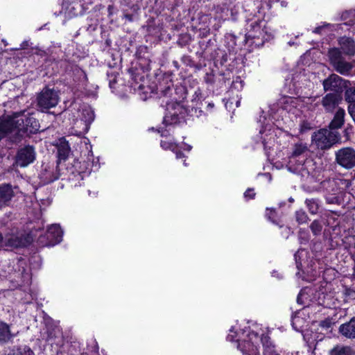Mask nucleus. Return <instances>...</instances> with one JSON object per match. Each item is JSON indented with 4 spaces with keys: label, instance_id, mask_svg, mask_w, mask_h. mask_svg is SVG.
Here are the masks:
<instances>
[{
    "label": "nucleus",
    "instance_id": "obj_1",
    "mask_svg": "<svg viewBox=\"0 0 355 355\" xmlns=\"http://www.w3.org/2000/svg\"><path fill=\"white\" fill-rule=\"evenodd\" d=\"M39 121L32 114L15 113L0 121V141L8 137L14 144L20 142L24 135L31 136L40 131Z\"/></svg>",
    "mask_w": 355,
    "mask_h": 355
},
{
    "label": "nucleus",
    "instance_id": "obj_2",
    "mask_svg": "<svg viewBox=\"0 0 355 355\" xmlns=\"http://www.w3.org/2000/svg\"><path fill=\"white\" fill-rule=\"evenodd\" d=\"M340 48H330L327 57L330 65L338 73L348 76L351 75L354 65L346 60L345 55L352 57L355 55V41L348 37H343L338 40Z\"/></svg>",
    "mask_w": 355,
    "mask_h": 355
},
{
    "label": "nucleus",
    "instance_id": "obj_3",
    "mask_svg": "<svg viewBox=\"0 0 355 355\" xmlns=\"http://www.w3.org/2000/svg\"><path fill=\"white\" fill-rule=\"evenodd\" d=\"M135 55L137 59L131 62V66L128 71L132 81L136 85H139L138 88L142 89V83L145 81L151 69V54L147 46H140L137 49Z\"/></svg>",
    "mask_w": 355,
    "mask_h": 355
},
{
    "label": "nucleus",
    "instance_id": "obj_4",
    "mask_svg": "<svg viewBox=\"0 0 355 355\" xmlns=\"http://www.w3.org/2000/svg\"><path fill=\"white\" fill-rule=\"evenodd\" d=\"M157 94L160 98H168L169 102H177L181 103L187 97V89L182 85L174 84L169 76L164 77L157 85Z\"/></svg>",
    "mask_w": 355,
    "mask_h": 355
},
{
    "label": "nucleus",
    "instance_id": "obj_5",
    "mask_svg": "<svg viewBox=\"0 0 355 355\" xmlns=\"http://www.w3.org/2000/svg\"><path fill=\"white\" fill-rule=\"evenodd\" d=\"M340 135L336 130L321 128L311 135V141L316 148L321 150L330 149L334 145L340 144Z\"/></svg>",
    "mask_w": 355,
    "mask_h": 355
},
{
    "label": "nucleus",
    "instance_id": "obj_6",
    "mask_svg": "<svg viewBox=\"0 0 355 355\" xmlns=\"http://www.w3.org/2000/svg\"><path fill=\"white\" fill-rule=\"evenodd\" d=\"M59 100V92L46 86L36 96V106L38 110L47 112L58 104Z\"/></svg>",
    "mask_w": 355,
    "mask_h": 355
},
{
    "label": "nucleus",
    "instance_id": "obj_7",
    "mask_svg": "<svg viewBox=\"0 0 355 355\" xmlns=\"http://www.w3.org/2000/svg\"><path fill=\"white\" fill-rule=\"evenodd\" d=\"M166 112L163 119V123L166 125H176L184 121L188 114V110L181 103L177 102L166 101Z\"/></svg>",
    "mask_w": 355,
    "mask_h": 355
},
{
    "label": "nucleus",
    "instance_id": "obj_8",
    "mask_svg": "<svg viewBox=\"0 0 355 355\" xmlns=\"http://www.w3.org/2000/svg\"><path fill=\"white\" fill-rule=\"evenodd\" d=\"M250 29L245 34L247 40H252V44L259 47L263 45L264 42L270 40L272 36L267 31L266 23L263 20H257L250 24Z\"/></svg>",
    "mask_w": 355,
    "mask_h": 355
},
{
    "label": "nucleus",
    "instance_id": "obj_9",
    "mask_svg": "<svg viewBox=\"0 0 355 355\" xmlns=\"http://www.w3.org/2000/svg\"><path fill=\"white\" fill-rule=\"evenodd\" d=\"M33 241V237L30 234L16 231L8 233L0 243V248L6 249L22 248L28 246Z\"/></svg>",
    "mask_w": 355,
    "mask_h": 355
},
{
    "label": "nucleus",
    "instance_id": "obj_10",
    "mask_svg": "<svg viewBox=\"0 0 355 355\" xmlns=\"http://www.w3.org/2000/svg\"><path fill=\"white\" fill-rule=\"evenodd\" d=\"M351 85L350 81L343 78L336 73H331L327 78L323 80L322 86L325 92L343 95L344 90Z\"/></svg>",
    "mask_w": 355,
    "mask_h": 355
},
{
    "label": "nucleus",
    "instance_id": "obj_11",
    "mask_svg": "<svg viewBox=\"0 0 355 355\" xmlns=\"http://www.w3.org/2000/svg\"><path fill=\"white\" fill-rule=\"evenodd\" d=\"M36 159L35 147L26 145L19 148L15 157L14 164L19 167H26L32 164Z\"/></svg>",
    "mask_w": 355,
    "mask_h": 355
},
{
    "label": "nucleus",
    "instance_id": "obj_12",
    "mask_svg": "<svg viewBox=\"0 0 355 355\" xmlns=\"http://www.w3.org/2000/svg\"><path fill=\"white\" fill-rule=\"evenodd\" d=\"M336 161L346 169L353 168L355 166V150L351 147L338 150L336 152Z\"/></svg>",
    "mask_w": 355,
    "mask_h": 355
},
{
    "label": "nucleus",
    "instance_id": "obj_13",
    "mask_svg": "<svg viewBox=\"0 0 355 355\" xmlns=\"http://www.w3.org/2000/svg\"><path fill=\"white\" fill-rule=\"evenodd\" d=\"M308 151L309 148L306 144H295L289 157V164H297L298 166H303L306 162Z\"/></svg>",
    "mask_w": 355,
    "mask_h": 355
},
{
    "label": "nucleus",
    "instance_id": "obj_14",
    "mask_svg": "<svg viewBox=\"0 0 355 355\" xmlns=\"http://www.w3.org/2000/svg\"><path fill=\"white\" fill-rule=\"evenodd\" d=\"M343 99V95L329 92L322 97L321 105L327 112H333Z\"/></svg>",
    "mask_w": 355,
    "mask_h": 355
},
{
    "label": "nucleus",
    "instance_id": "obj_15",
    "mask_svg": "<svg viewBox=\"0 0 355 355\" xmlns=\"http://www.w3.org/2000/svg\"><path fill=\"white\" fill-rule=\"evenodd\" d=\"M15 336L11 331V325L0 320V345L12 343Z\"/></svg>",
    "mask_w": 355,
    "mask_h": 355
},
{
    "label": "nucleus",
    "instance_id": "obj_16",
    "mask_svg": "<svg viewBox=\"0 0 355 355\" xmlns=\"http://www.w3.org/2000/svg\"><path fill=\"white\" fill-rule=\"evenodd\" d=\"M338 333L347 339H355V316L352 317L348 322L340 325Z\"/></svg>",
    "mask_w": 355,
    "mask_h": 355
},
{
    "label": "nucleus",
    "instance_id": "obj_17",
    "mask_svg": "<svg viewBox=\"0 0 355 355\" xmlns=\"http://www.w3.org/2000/svg\"><path fill=\"white\" fill-rule=\"evenodd\" d=\"M62 230L59 225H52L49 227L46 233V236L49 241V244L54 245L59 243L62 239Z\"/></svg>",
    "mask_w": 355,
    "mask_h": 355
},
{
    "label": "nucleus",
    "instance_id": "obj_18",
    "mask_svg": "<svg viewBox=\"0 0 355 355\" xmlns=\"http://www.w3.org/2000/svg\"><path fill=\"white\" fill-rule=\"evenodd\" d=\"M57 148V156L58 160L65 161L71 152V148L69 146L68 141L64 137H61L58 139L56 144Z\"/></svg>",
    "mask_w": 355,
    "mask_h": 355
},
{
    "label": "nucleus",
    "instance_id": "obj_19",
    "mask_svg": "<svg viewBox=\"0 0 355 355\" xmlns=\"http://www.w3.org/2000/svg\"><path fill=\"white\" fill-rule=\"evenodd\" d=\"M237 347L243 355H260L257 347L250 340L239 342Z\"/></svg>",
    "mask_w": 355,
    "mask_h": 355
},
{
    "label": "nucleus",
    "instance_id": "obj_20",
    "mask_svg": "<svg viewBox=\"0 0 355 355\" xmlns=\"http://www.w3.org/2000/svg\"><path fill=\"white\" fill-rule=\"evenodd\" d=\"M40 178L44 184H49L58 179L53 167L46 166L40 173Z\"/></svg>",
    "mask_w": 355,
    "mask_h": 355
},
{
    "label": "nucleus",
    "instance_id": "obj_21",
    "mask_svg": "<svg viewBox=\"0 0 355 355\" xmlns=\"http://www.w3.org/2000/svg\"><path fill=\"white\" fill-rule=\"evenodd\" d=\"M14 196V191L10 184L0 185V202L5 206Z\"/></svg>",
    "mask_w": 355,
    "mask_h": 355
},
{
    "label": "nucleus",
    "instance_id": "obj_22",
    "mask_svg": "<svg viewBox=\"0 0 355 355\" xmlns=\"http://www.w3.org/2000/svg\"><path fill=\"white\" fill-rule=\"evenodd\" d=\"M345 110L341 107L338 108L329 125V130H335L341 128L345 121Z\"/></svg>",
    "mask_w": 355,
    "mask_h": 355
},
{
    "label": "nucleus",
    "instance_id": "obj_23",
    "mask_svg": "<svg viewBox=\"0 0 355 355\" xmlns=\"http://www.w3.org/2000/svg\"><path fill=\"white\" fill-rule=\"evenodd\" d=\"M261 341L263 345V355H279L275 350V347L272 343L271 338L268 335L262 334Z\"/></svg>",
    "mask_w": 355,
    "mask_h": 355
},
{
    "label": "nucleus",
    "instance_id": "obj_24",
    "mask_svg": "<svg viewBox=\"0 0 355 355\" xmlns=\"http://www.w3.org/2000/svg\"><path fill=\"white\" fill-rule=\"evenodd\" d=\"M329 355H355V350L350 346L336 345L330 350Z\"/></svg>",
    "mask_w": 355,
    "mask_h": 355
},
{
    "label": "nucleus",
    "instance_id": "obj_25",
    "mask_svg": "<svg viewBox=\"0 0 355 355\" xmlns=\"http://www.w3.org/2000/svg\"><path fill=\"white\" fill-rule=\"evenodd\" d=\"M61 3L62 9L64 10L65 12L76 15V6L79 4V0H62Z\"/></svg>",
    "mask_w": 355,
    "mask_h": 355
},
{
    "label": "nucleus",
    "instance_id": "obj_26",
    "mask_svg": "<svg viewBox=\"0 0 355 355\" xmlns=\"http://www.w3.org/2000/svg\"><path fill=\"white\" fill-rule=\"evenodd\" d=\"M9 355H35L33 351L27 345L14 347Z\"/></svg>",
    "mask_w": 355,
    "mask_h": 355
},
{
    "label": "nucleus",
    "instance_id": "obj_27",
    "mask_svg": "<svg viewBox=\"0 0 355 355\" xmlns=\"http://www.w3.org/2000/svg\"><path fill=\"white\" fill-rule=\"evenodd\" d=\"M305 204L311 214H316L319 210V200L315 198L306 199Z\"/></svg>",
    "mask_w": 355,
    "mask_h": 355
},
{
    "label": "nucleus",
    "instance_id": "obj_28",
    "mask_svg": "<svg viewBox=\"0 0 355 355\" xmlns=\"http://www.w3.org/2000/svg\"><path fill=\"white\" fill-rule=\"evenodd\" d=\"M345 101L349 103H355V87L349 86L344 90Z\"/></svg>",
    "mask_w": 355,
    "mask_h": 355
},
{
    "label": "nucleus",
    "instance_id": "obj_29",
    "mask_svg": "<svg viewBox=\"0 0 355 355\" xmlns=\"http://www.w3.org/2000/svg\"><path fill=\"white\" fill-rule=\"evenodd\" d=\"M310 229L314 236H318L322 230V225L318 220H313L310 225Z\"/></svg>",
    "mask_w": 355,
    "mask_h": 355
},
{
    "label": "nucleus",
    "instance_id": "obj_30",
    "mask_svg": "<svg viewBox=\"0 0 355 355\" xmlns=\"http://www.w3.org/2000/svg\"><path fill=\"white\" fill-rule=\"evenodd\" d=\"M295 219L299 224L306 223L309 220V216L304 210L300 209L296 211Z\"/></svg>",
    "mask_w": 355,
    "mask_h": 355
},
{
    "label": "nucleus",
    "instance_id": "obj_31",
    "mask_svg": "<svg viewBox=\"0 0 355 355\" xmlns=\"http://www.w3.org/2000/svg\"><path fill=\"white\" fill-rule=\"evenodd\" d=\"M118 73L114 71H107V76L109 82V86L111 89L115 88V84L116 83V78Z\"/></svg>",
    "mask_w": 355,
    "mask_h": 355
},
{
    "label": "nucleus",
    "instance_id": "obj_32",
    "mask_svg": "<svg viewBox=\"0 0 355 355\" xmlns=\"http://www.w3.org/2000/svg\"><path fill=\"white\" fill-rule=\"evenodd\" d=\"M191 41V36L189 34L180 35L177 42L178 44L181 47H183L190 43Z\"/></svg>",
    "mask_w": 355,
    "mask_h": 355
},
{
    "label": "nucleus",
    "instance_id": "obj_33",
    "mask_svg": "<svg viewBox=\"0 0 355 355\" xmlns=\"http://www.w3.org/2000/svg\"><path fill=\"white\" fill-rule=\"evenodd\" d=\"M202 98V90L198 87L195 91L192 96L191 102L195 103L196 105L199 102H201Z\"/></svg>",
    "mask_w": 355,
    "mask_h": 355
},
{
    "label": "nucleus",
    "instance_id": "obj_34",
    "mask_svg": "<svg viewBox=\"0 0 355 355\" xmlns=\"http://www.w3.org/2000/svg\"><path fill=\"white\" fill-rule=\"evenodd\" d=\"M344 295L349 299L355 300V287H344Z\"/></svg>",
    "mask_w": 355,
    "mask_h": 355
},
{
    "label": "nucleus",
    "instance_id": "obj_35",
    "mask_svg": "<svg viewBox=\"0 0 355 355\" xmlns=\"http://www.w3.org/2000/svg\"><path fill=\"white\" fill-rule=\"evenodd\" d=\"M312 128L311 123L307 121H302L300 125V133L304 134Z\"/></svg>",
    "mask_w": 355,
    "mask_h": 355
},
{
    "label": "nucleus",
    "instance_id": "obj_36",
    "mask_svg": "<svg viewBox=\"0 0 355 355\" xmlns=\"http://www.w3.org/2000/svg\"><path fill=\"white\" fill-rule=\"evenodd\" d=\"M334 324L332 318L328 317L323 320L320 321L319 326L323 329H329Z\"/></svg>",
    "mask_w": 355,
    "mask_h": 355
},
{
    "label": "nucleus",
    "instance_id": "obj_37",
    "mask_svg": "<svg viewBox=\"0 0 355 355\" xmlns=\"http://www.w3.org/2000/svg\"><path fill=\"white\" fill-rule=\"evenodd\" d=\"M181 60L187 66H189L191 67L196 66L194 61L192 60V58H191L190 55H184L182 57Z\"/></svg>",
    "mask_w": 355,
    "mask_h": 355
},
{
    "label": "nucleus",
    "instance_id": "obj_38",
    "mask_svg": "<svg viewBox=\"0 0 355 355\" xmlns=\"http://www.w3.org/2000/svg\"><path fill=\"white\" fill-rule=\"evenodd\" d=\"M266 216L268 218L271 220L272 223H277L276 220V212L274 209H267Z\"/></svg>",
    "mask_w": 355,
    "mask_h": 355
},
{
    "label": "nucleus",
    "instance_id": "obj_39",
    "mask_svg": "<svg viewBox=\"0 0 355 355\" xmlns=\"http://www.w3.org/2000/svg\"><path fill=\"white\" fill-rule=\"evenodd\" d=\"M204 81L207 84L212 85L215 82L214 75L211 73H207L204 77Z\"/></svg>",
    "mask_w": 355,
    "mask_h": 355
},
{
    "label": "nucleus",
    "instance_id": "obj_40",
    "mask_svg": "<svg viewBox=\"0 0 355 355\" xmlns=\"http://www.w3.org/2000/svg\"><path fill=\"white\" fill-rule=\"evenodd\" d=\"M348 112L355 123V103H350L347 107Z\"/></svg>",
    "mask_w": 355,
    "mask_h": 355
},
{
    "label": "nucleus",
    "instance_id": "obj_41",
    "mask_svg": "<svg viewBox=\"0 0 355 355\" xmlns=\"http://www.w3.org/2000/svg\"><path fill=\"white\" fill-rule=\"evenodd\" d=\"M256 193L253 189H248L244 193V196L247 199H254Z\"/></svg>",
    "mask_w": 355,
    "mask_h": 355
},
{
    "label": "nucleus",
    "instance_id": "obj_42",
    "mask_svg": "<svg viewBox=\"0 0 355 355\" xmlns=\"http://www.w3.org/2000/svg\"><path fill=\"white\" fill-rule=\"evenodd\" d=\"M326 201L329 204H339L340 199L338 196H328L326 198Z\"/></svg>",
    "mask_w": 355,
    "mask_h": 355
},
{
    "label": "nucleus",
    "instance_id": "obj_43",
    "mask_svg": "<svg viewBox=\"0 0 355 355\" xmlns=\"http://www.w3.org/2000/svg\"><path fill=\"white\" fill-rule=\"evenodd\" d=\"M160 145L163 149L167 150V149H173L175 146L172 143H169L168 141H161Z\"/></svg>",
    "mask_w": 355,
    "mask_h": 355
},
{
    "label": "nucleus",
    "instance_id": "obj_44",
    "mask_svg": "<svg viewBox=\"0 0 355 355\" xmlns=\"http://www.w3.org/2000/svg\"><path fill=\"white\" fill-rule=\"evenodd\" d=\"M172 150L175 154L177 159H181V158L184 157V154L180 150H179L176 146H175L172 149Z\"/></svg>",
    "mask_w": 355,
    "mask_h": 355
},
{
    "label": "nucleus",
    "instance_id": "obj_45",
    "mask_svg": "<svg viewBox=\"0 0 355 355\" xmlns=\"http://www.w3.org/2000/svg\"><path fill=\"white\" fill-rule=\"evenodd\" d=\"M33 51H35L33 53L36 54L42 58L46 55V53L44 50L39 49L38 48H32Z\"/></svg>",
    "mask_w": 355,
    "mask_h": 355
},
{
    "label": "nucleus",
    "instance_id": "obj_46",
    "mask_svg": "<svg viewBox=\"0 0 355 355\" xmlns=\"http://www.w3.org/2000/svg\"><path fill=\"white\" fill-rule=\"evenodd\" d=\"M29 46V42L26 40V41H24L21 44H20V49H27L28 47Z\"/></svg>",
    "mask_w": 355,
    "mask_h": 355
},
{
    "label": "nucleus",
    "instance_id": "obj_47",
    "mask_svg": "<svg viewBox=\"0 0 355 355\" xmlns=\"http://www.w3.org/2000/svg\"><path fill=\"white\" fill-rule=\"evenodd\" d=\"M239 83L241 84V87L242 88L243 86V81L241 80L240 77H237L235 81H233L234 86L236 87V84Z\"/></svg>",
    "mask_w": 355,
    "mask_h": 355
},
{
    "label": "nucleus",
    "instance_id": "obj_48",
    "mask_svg": "<svg viewBox=\"0 0 355 355\" xmlns=\"http://www.w3.org/2000/svg\"><path fill=\"white\" fill-rule=\"evenodd\" d=\"M114 6L113 5H109L107 7V12L108 15L110 16L113 14V10H114Z\"/></svg>",
    "mask_w": 355,
    "mask_h": 355
},
{
    "label": "nucleus",
    "instance_id": "obj_49",
    "mask_svg": "<svg viewBox=\"0 0 355 355\" xmlns=\"http://www.w3.org/2000/svg\"><path fill=\"white\" fill-rule=\"evenodd\" d=\"M193 111L196 112V116H199L200 115H201V113L202 112V111L201 110H198V113L199 114H197V112H198V108L197 107H192L191 112H192Z\"/></svg>",
    "mask_w": 355,
    "mask_h": 355
},
{
    "label": "nucleus",
    "instance_id": "obj_50",
    "mask_svg": "<svg viewBox=\"0 0 355 355\" xmlns=\"http://www.w3.org/2000/svg\"><path fill=\"white\" fill-rule=\"evenodd\" d=\"M124 17L129 21H133V15H131V14H125Z\"/></svg>",
    "mask_w": 355,
    "mask_h": 355
},
{
    "label": "nucleus",
    "instance_id": "obj_51",
    "mask_svg": "<svg viewBox=\"0 0 355 355\" xmlns=\"http://www.w3.org/2000/svg\"><path fill=\"white\" fill-rule=\"evenodd\" d=\"M207 107V110H211L214 107V104L213 103H208Z\"/></svg>",
    "mask_w": 355,
    "mask_h": 355
},
{
    "label": "nucleus",
    "instance_id": "obj_52",
    "mask_svg": "<svg viewBox=\"0 0 355 355\" xmlns=\"http://www.w3.org/2000/svg\"><path fill=\"white\" fill-rule=\"evenodd\" d=\"M298 253H299V251H297L295 254H294V257H295V261H296V263H297V266H298L299 264H301L300 263L298 262V261H297V257H298Z\"/></svg>",
    "mask_w": 355,
    "mask_h": 355
},
{
    "label": "nucleus",
    "instance_id": "obj_53",
    "mask_svg": "<svg viewBox=\"0 0 355 355\" xmlns=\"http://www.w3.org/2000/svg\"><path fill=\"white\" fill-rule=\"evenodd\" d=\"M173 64L174 67H175L178 70L180 69V65H179V64H178V61L174 60V61L173 62Z\"/></svg>",
    "mask_w": 355,
    "mask_h": 355
},
{
    "label": "nucleus",
    "instance_id": "obj_54",
    "mask_svg": "<svg viewBox=\"0 0 355 355\" xmlns=\"http://www.w3.org/2000/svg\"><path fill=\"white\" fill-rule=\"evenodd\" d=\"M227 54H225L223 56L222 60L220 62L222 64L227 62Z\"/></svg>",
    "mask_w": 355,
    "mask_h": 355
},
{
    "label": "nucleus",
    "instance_id": "obj_55",
    "mask_svg": "<svg viewBox=\"0 0 355 355\" xmlns=\"http://www.w3.org/2000/svg\"><path fill=\"white\" fill-rule=\"evenodd\" d=\"M322 29L321 27H317L315 28V30L313 31V33H319L320 30Z\"/></svg>",
    "mask_w": 355,
    "mask_h": 355
},
{
    "label": "nucleus",
    "instance_id": "obj_56",
    "mask_svg": "<svg viewBox=\"0 0 355 355\" xmlns=\"http://www.w3.org/2000/svg\"><path fill=\"white\" fill-rule=\"evenodd\" d=\"M218 82L221 83H225V78L224 77H222L221 78H219Z\"/></svg>",
    "mask_w": 355,
    "mask_h": 355
},
{
    "label": "nucleus",
    "instance_id": "obj_57",
    "mask_svg": "<svg viewBox=\"0 0 355 355\" xmlns=\"http://www.w3.org/2000/svg\"><path fill=\"white\" fill-rule=\"evenodd\" d=\"M185 146H186V148L184 149L188 151L191 150V149L192 148L190 145H187V144H185Z\"/></svg>",
    "mask_w": 355,
    "mask_h": 355
},
{
    "label": "nucleus",
    "instance_id": "obj_58",
    "mask_svg": "<svg viewBox=\"0 0 355 355\" xmlns=\"http://www.w3.org/2000/svg\"><path fill=\"white\" fill-rule=\"evenodd\" d=\"M227 339L230 341H233V336L228 335Z\"/></svg>",
    "mask_w": 355,
    "mask_h": 355
},
{
    "label": "nucleus",
    "instance_id": "obj_59",
    "mask_svg": "<svg viewBox=\"0 0 355 355\" xmlns=\"http://www.w3.org/2000/svg\"><path fill=\"white\" fill-rule=\"evenodd\" d=\"M297 302H298L299 304H301V300H300V295H298V296H297Z\"/></svg>",
    "mask_w": 355,
    "mask_h": 355
},
{
    "label": "nucleus",
    "instance_id": "obj_60",
    "mask_svg": "<svg viewBox=\"0 0 355 355\" xmlns=\"http://www.w3.org/2000/svg\"><path fill=\"white\" fill-rule=\"evenodd\" d=\"M348 130H349V129H348V128H346V129L345 130V131H344V132H345V135H347L349 134Z\"/></svg>",
    "mask_w": 355,
    "mask_h": 355
},
{
    "label": "nucleus",
    "instance_id": "obj_61",
    "mask_svg": "<svg viewBox=\"0 0 355 355\" xmlns=\"http://www.w3.org/2000/svg\"><path fill=\"white\" fill-rule=\"evenodd\" d=\"M289 201H290V202H293V199L292 198H289Z\"/></svg>",
    "mask_w": 355,
    "mask_h": 355
},
{
    "label": "nucleus",
    "instance_id": "obj_62",
    "mask_svg": "<svg viewBox=\"0 0 355 355\" xmlns=\"http://www.w3.org/2000/svg\"><path fill=\"white\" fill-rule=\"evenodd\" d=\"M252 334H254V335H255V336H258V334H257V333H254V332H252Z\"/></svg>",
    "mask_w": 355,
    "mask_h": 355
},
{
    "label": "nucleus",
    "instance_id": "obj_63",
    "mask_svg": "<svg viewBox=\"0 0 355 355\" xmlns=\"http://www.w3.org/2000/svg\"><path fill=\"white\" fill-rule=\"evenodd\" d=\"M293 327L294 329H296V327H295V323L294 322H293Z\"/></svg>",
    "mask_w": 355,
    "mask_h": 355
},
{
    "label": "nucleus",
    "instance_id": "obj_64",
    "mask_svg": "<svg viewBox=\"0 0 355 355\" xmlns=\"http://www.w3.org/2000/svg\"><path fill=\"white\" fill-rule=\"evenodd\" d=\"M211 40H209V41L207 42V44L211 43Z\"/></svg>",
    "mask_w": 355,
    "mask_h": 355
}]
</instances>
